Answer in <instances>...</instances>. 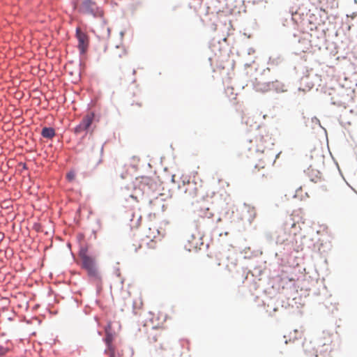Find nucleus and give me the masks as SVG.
<instances>
[{
  "mask_svg": "<svg viewBox=\"0 0 357 357\" xmlns=\"http://www.w3.org/2000/svg\"><path fill=\"white\" fill-rule=\"evenodd\" d=\"M66 177L68 181H72L75 178V173L74 172H70L67 174Z\"/></svg>",
  "mask_w": 357,
  "mask_h": 357,
  "instance_id": "nucleus-15",
  "label": "nucleus"
},
{
  "mask_svg": "<svg viewBox=\"0 0 357 357\" xmlns=\"http://www.w3.org/2000/svg\"><path fill=\"white\" fill-rule=\"evenodd\" d=\"M185 189L184 192L188 197L189 198H195L196 197L199 192L201 186H198L195 182H188L184 185Z\"/></svg>",
  "mask_w": 357,
  "mask_h": 357,
  "instance_id": "nucleus-8",
  "label": "nucleus"
},
{
  "mask_svg": "<svg viewBox=\"0 0 357 357\" xmlns=\"http://www.w3.org/2000/svg\"><path fill=\"white\" fill-rule=\"evenodd\" d=\"M333 335L324 331L318 340V346L316 349L315 357H332Z\"/></svg>",
  "mask_w": 357,
  "mask_h": 357,
  "instance_id": "nucleus-3",
  "label": "nucleus"
},
{
  "mask_svg": "<svg viewBox=\"0 0 357 357\" xmlns=\"http://www.w3.org/2000/svg\"><path fill=\"white\" fill-rule=\"evenodd\" d=\"M110 326H108L107 328L105 329V337L104 339V341L106 344V345H114L113 341L114 336V335L109 331Z\"/></svg>",
  "mask_w": 357,
  "mask_h": 357,
  "instance_id": "nucleus-11",
  "label": "nucleus"
},
{
  "mask_svg": "<svg viewBox=\"0 0 357 357\" xmlns=\"http://www.w3.org/2000/svg\"><path fill=\"white\" fill-rule=\"evenodd\" d=\"M152 340H153V342L157 341V335H153V337H152Z\"/></svg>",
  "mask_w": 357,
  "mask_h": 357,
  "instance_id": "nucleus-16",
  "label": "nucleus"
},
{
  "mask_svg": "<svg viewBox=\"0 0 357 357\" xmlns=\"http://www.w3.org/2000/svg\"><path fill=\"white\" fill-rule=\"evenodd\" d=\"M9 351L8 347L0 346V357L4 356Z\"/></svg>",
  "mask_w": 357,
  "mask_h": 357,
  "instance_id": "nucleus-14",
  "label": "nucleus"
},
{
  "mask_svg": "<svg viewBox=\"0 0 357 357\" xmlns=\"http://www.w3.org/2000/svg\"><path fill=\"white\" fill-rule=\"evenodd\" d=\"M250 142H254L256 144L255 147L250 148V151L263 153L266 148L271 144V137L265 130H259V134Z\"/></svg>",
  "mask_w": 357,
  "mask_h": 357,
  "instance_id": "nucleus-4",
  "label": "nucleus"
},
{
  "mask_svg": "<svg viewBox=\"0 0 357 357\" xmlns=\"http://www.w3.org/2000/svg\"><path fill=\"white\" fill-rule=\"evenodd\" d=\"M76 37L78 40V49L80 53L84 54L89 45V37L84 32L81 31L80 28H77L76 29Z\"/></svg>",
  "mask_w": 357,
  "mask_h": 357,
  "instance_id": "nucleus-7",
  "label": "nucleus"
},
{
  "mask_svg": "<svg viewBox=\"0 0 357 357\" xmlns=\"http://www.w3.org/2000/svg\"><path fill=\"white\" fill-rule=\"evenodd\" d=\"M283 232L284 236L282 240V242L294 245L298 242V237L301 236V227L290 217L284 223Z\"/></svg>",
  "mask_w": 357,
  "mask_h": 357,
  "instance_id": "nucleus-1",
  "label": "nucleus"
},
{
  "mask_svg": "<svg viewBox=\"0 0 357 357\" xmlns=\"http://www.w3.org/2000/svg\"><path fill=\"white\" fill-rule=\"evenodd\" d=\"M356 3H357V0H354Z\"/></svg>",
  "mask_w": 357,
  "mask_h": 357,
  "instance_id": "nucleus-17",
  "label": "nucleus"
},
{
  "mask_svg": "<svg viewBox=\"0 0 357 357\" xmlns=\"http://www.w3.org/2000/svg\"><path fill=\"white\" fill-rule=\"evenodd\" d=\"M198 215L202 218L210 219L213 218V213L208 206H200L197 210Z\"/></svg>",
  "mask_w": 357,
  "mask_h": 357,
  "instance_id": "nucleus-9",
  "label": "nucleus"
},
{
  "mask_svg": "<svg viewBox=\"0 0 357 357\" xmlns=\"http://www.w3.org/2000/svg\"><path fill=\"white\" fill-rule=\"evenodd\" d=\"M79 257L82 261V268L86 271L89 276L97 278L98 275L96 259L88 255L87 245H83L79 251Z\"/></svg>",
  "mask_w": 357,
  "mask_h": 357,
  "instance_id": "nucleus-2",
  "label": "nucleus"
},
{
  "mask_svg": "<svg viewBox=\"0 0 357 357\" xmlns=\"http://www.w3.org/2000/svg\"><path fill=\"white\" fill-rule=\"evenodd\" d=\"M80 12L94 17H102L103 11L93 0H84L79 7Z\"/></svg>",
  "mask_w": 357,
  "mask_h": 357,
  "instance_id": "nucleus-5",
  "label": "nucleus"
},
{
  "mask_svg": "<svg viewBox=\"0 0 357 357\" xmlns=\"http://www.w3.org/2000/svg\"><path fill=\"white\" fill-rule=\"evenodd\" d=\"M105 354L107 357H114L115 356V347L114 345H106L105 349Z\"/></svg>",
  "mask_w": 357,
  "mask_h": 357,
  "instance_id": "nucleus-12",
  "label": "nucleus"
},
{
  "mask_svg": "<svg viewBox=\"0 0 357 357\" xmlns=\"http://www.w3.org/2000/svg\"><path fill=\"white\" fill-rule=\"evenodd\" d=\"M94 119L93 114H89L86 115L80 122L79 125H77L74 130L75 134H81L83 132L86 131L90 126H91Z\"/></svg>",
  "mask_w": 357,
  "mask_h": 357,
  "instance_id": "nucleus-6",
  "label": "nucleus"
},
{
  "mask_svg": "<svg viewBox=\"0 0 357 357\" xmlns=\"http://www.w3.org/2000/svg\"><path fill=\"white\" fill-rule=\"evenodd\" d=\"M303 348H304V350L308 354V355H312L314 354V347L312 345L311 342H305L303 343Z\"/></svg>",
  "mask_w": 357,
  "mask_h": 357,
  "instance_id": "nucleus-13",
  "label": "nucleus"
},
{
  "mask_svg": "<svg viewBox=\"0 0 357 357\" xmlns=\"http://www.w3.org/2000/svg\"><path fill=\"white\" fill-rule=\"evenodd\" d=\"M41 135L45 138L52 139L55 135V131L52 128L45 127L42 130Z\"/></svg>",
  "mask_w": 357,
  "mask_h": 357,
  "instance_id": "nucleus-10",
  "label": "nucleus"
}]
</instances>
